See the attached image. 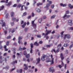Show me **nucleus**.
<instances>
[{
    "instance_id": "obj_1",
    "label": "nucleus",
    "mask_w": 73,
    "mask_h": 73,
    "mask_svg": "<svg viewBox=\"0 0 73 73\" xmlns=\"http://www.w3.org/2000/svg\"><path fill=\"white\" fill-rule=\"evenodd\" d=\"M46 62H51V65H52L54 64V58H52V60H50V58H48L46 60Z\"/></svg>"
},
{
    "instance_id": "obj_2",
    "label": "nucleus",
    "mask_w": 73,
    "mask_h": 73,
    "mask_svg": "<svg viewBox=\"0 0 73 73\" xmlns=\"http://www.w3.org/2000/svg\"><path fill=\"white\" fill-rule=\"evenodd\" d=\"M50 56V55L49 54H47L46 55H43V57H42L41 58V60L42 61H44L45 60V57H49Z\"/></svg>"
},
{
    "instance_id": "obj_3",
    "label": "nucleus",
    "mask_w": 73,
    "mask_h": 73,
    "mask_svg": "<svg viewBox=\"0 0 73 73\" xmlns=\"http://www.w3.org/2000/svg\"><path fill=\"white\" fill-rule=\"evenodd\" d=\"M32 26L35 29H36V24H35V21H33L31 22Z\"/></svg>"
},
{
    "instance_id": "obj_4",
    "label": "nucleus",
    "mask_w": 73,
    "mask_h": 73,
    "mask_svg": "<svg viewBox=\"0 0 73 73\" xmlns=\"http://www.w3.org/2000/svg\"><path fill=\"white\" fill-rule=\"evenodd\" d=\"M30 45H31V50L30 51V53H31V54L33 53V50H32V48H33V44L32 43H31L30 44Z\"/></svg>"
},
{
    "instance_id": "obj_5",
    "label": "nucleus",
    "mask_w": 73,
    "mask_h": 73,
    "mask_svg": "<svg viewBox=\"0 0 73 73\" xmlns=\"http://www.w3.org/2000/svg\"><path fill=\"white\" fill-rule=\"evenodd\" d=\"M70 17V15H68L67 16L66 14H65L64 16L62 17V18H63V20H65L69 17Z\"/></svg>"
},
{
    "instance_id": "obj_6",
    "label": "nucleus",
    "mask_w": 73,
    "mask_h": 73,
    "mask_svg": "<svg viewBox=\"0 0 73 73\" xmlns=\"http://www.w3.org/2000/svg\"><path fill=\"white\" fill-rule=\"evenodd\" d=\"M66 38L68 39H69L70 38V35H64V39H65L66 38Z\"/></svg>"
},
{
    "instance_id": "obj_7",
    "label": "nucleus",
    "mask_w": 73,
    "mask_h": 73,
    "mask_svg": "<svg viewBox=\"0 0 73 73\" xmlns=\"http://www.w3.org/2000/svg\"><path fill=\"white\" fill-rule=\"evenodd\" d=\"M68 23L69 25L72 26L73 25L72 23V20L70 19L68 21Z\"/></svg>"
},
{
    "instance_id": "obj_8",
    "label": "nucleus",
    "mask_w": 73,
    "mask_h": 73,
    "mask_svg": "<svg viewBox=\"0 0 73 73\" xmlns=\"http://www.w3.org/2000/svg\"><path fill=\"white\" fill-rule=\"evenodd\" d=\"M46 32H47V33H46V35H49V33H50L52 32V30H49L48 31V30L46 29Z\"/></svg>"
},
{
    "instance_id": "obj_9",
    "label": "nucleus",
    "mask_w": 73,
    "mask_h": 73,
    "mask_svg": "<svg viewBox=\"0 0 73 73\" xmlns=\"http://www.w3.org/2000/svg\"><path fill=\"white\" fill-rule=\"evenodd\" d=\"M49 70L50 72H51L52 73H53V72H54V70L53 69V68L52 67H51L50 68Z\"/></svg>"
},
{
    "instance_id": "obj_10",
    "label": "nucleus",
    "mask_w": 73,
    "mask_h": 73,
    "mask_svg": "<svg viewBox=\"0 0 73 73\" xmlns=\"http://www.w3.org/2000/svg\"><path fill=\"white\" fill-rule=\"evenodd\" d=\"M24 66H25V67L23 68V69L27 70L28 69V65H26V64H24Z\"/></svg>"
},
{
    "instance_id": "obj_11",
    "label": "nucleus",
    "mask_w": 73,
    "mask_h": 73,
    "mask_svg": "<svg viewBox=\"0 0 73 73\" xmlns=\"http://www.w3.org/2000/svg\"><path fill=\"white\" fill-rule=\"evenodd\" d=\"M40 61H41V60H40V58H38V59L36 58V61H37V62L36 63V65H37L38 63H39Z\"/></svg>"
},
{
    "instance_id": "obj_12",
    "label": "nucleus",
    "mask_w": 73,
    "mask_h": 73,
    "mask_svg": "<svg viewBox=\"0 0 73 73\" xmlns=\"http://www.w3.org/2000/svg\"><path fill=\"white\" fill-rule=\"evenodd\" d=\"M17 72L18 73H21L23 72V70L22 69H20L19 70H17Z\"/></svg>"
},
{
    "instance_id": "obj_13",
    "label": "nucleus",
    "mask_w": 73,
    "mask_h": 73,
    "mask_svg": "<svg viewBox=\"0 0 73 73\" xmlns=\"http://www.w3.org/2000/svg\"><path fill=\"white\" fill-rule=\"evenodd\" d=\"M60 56L62 60H63L64 59V55H63V54H62V53H61Z\"/></svg>"
},
{
    "instance_id": "obj_14",
    "label": "nucleus",
    "mask_w": 73,
    "mask_h": 73,
    "mask_svg": "<svg viewBox=\"0 0 73 73\" xmlns=\"http://www.w3.org/2000/svg\"><path fill=\"white\" fill-rule=\"evenodd\" d=\"M36 11L38 13H40V12H41V10L40 9L38 8H36Z\"/></svg>"
},
{
    "instance_id": "obj_15",
    "label": "nucleus",
    "mask_w": 73,
    "mask_h": 73,
    "mask_svg": "<svg viewBox=\"0 0 73 73\" xmlns=\"http://www.w3.org/2000/svg\"><path fill=\"white\" fill-rule=\"evenodd\" d=\"M11 16L12 17H13L15 16V13L14 12H12L11 13Z\"/></svg>"
},
{
    "instance_id": "obj_16",
    "label": "nucleus",
    "mask_w": 73,
    "mask_h": 73,
    "mask_svg": "<svg viewBox=\"0 0 73 73\" xmlns=\"http://www.w3.org/2000/svg\"><path fill=\"white\" fill-rule=\"evenodd\" d=\"M34 45L36 46H38L39 45V44L37 43V42L36 41L34 43Z\"/></svg>"
},
{
    "instance_id": "obj_17",
    "label": "nucleus",
    "mask_w": 73,
    "mask_h": 73,
    "mask_svg": "<svg viewBox=\"0 0 73 73\" xmlns=\"http://www.w3.org/2000/svg\"><path fill=\"white\" fill-rule=\"evenodd\" d=\"M68 6V7H69L70 9H72V8H73V6H72L70 4H69Z\"/></svg>"
},
{
    "instance_id": "obj_18",
    "label": "nucleus",
    "mask_w": 73,
    "mask_h": 73,
    "mask_svg": "<svg viewBox=\"0 0 73 73\" xmlns=\"http://www.w3.org/2000/svg\"><path fill=\"white\" fill-rule=\"evenodd\" d=\"M60 6H61L62 7H66V4H63V3H60Z\"/></svg>"
},
{
    "instance_id": "obj_19",
    "label": "nucleus",
    "mask_w": 73,
    "mask_h": 73,
    "mask_svg": "<svg viewBox=\"0 0 73 73\" xmlns=\"http://www.w3.org/2000/svg\"><path fill=\"white\" fill-rule=\"evenodd\" d=\"M61 44H59L57 46L58 49H60V48H61Z\"/></svg>"
},
{
    "instance_id": "obj_20",
    "label": "nucleus",
    "mask_w": 73,
    "mask_h": 73,
    "mask_svg": "<svg viewBox=\"0 0 73 73\" xmlns=\"http://www.w3.org/2000/svg\"><path fill=\"white\" fill-rule=\"evenodd\" d=\"M25 25H26V22H25L24 23V24L22 25V28H25Z\"/></svg>"
},
{
    "instance_id": "obj_21",
    "label": "nucleus",
    "mask_w": 73,
    "mask_h": 73,
    "mask_svg": "<svg viewBox=\"0 0 73 73\" xmlns=\"http://www.w3.org/2000/svg\"><path fill=\"white\" fill-rule=\"evenodd\" d=\"M29 57H30V55H29V54H28L27 55H26L25 56V57H26V58H29Z\"/></svg>"
},
{
    "instance_id": "obj_22",
    "label": "nucleus",
    "mask_w": 73,
    "mask_h": 73,
    "mask_svg": "<svg viewBox=\"0 0 73 73\" xmlns=\"http://www.w3.org/2000/svg\"><path fill=\"white\" fill-rule=\"evenodd\" d=\"M69 45V44L68 43L64 44L63 45V46L64 47H66L67 46Z\"/></svg>"
},
{
    "instance_id": "obj_23",
    "label": "nucleus",
    "mask_w": 73,
    "mask_h": 73,
    "mask_svg": "<svg viewBox=\"0 0 73 73\" xmlns=\"http://www.w3.org/2000/svg\"><path fill=\"white\" fill-rule=\"evenodd\" d=\"M11 2H10L8 4H6V5L7 6V7H9L11 5Z\"/></svg>"
},
{
    "instance_id": "obj_24",
    "label": "nucleus",
    "mask_w": 73,
    "mask_h": 73,
    "mask_svg": "<svg viewBox=\"0 0 73 73\" xmlns=\"http://www.w3.org/2000/svg\"><path fill=\"white\" fill-rule=\"evenodd\" d=\"M23 54L25 55H27V51L25 50L24 51Z\"/></svg>"
},
{
    "instance_id": "obj_25",
    "label": "nucleus",
    "mask_w": 73,
    "mask_h": 73,
    "mask_svg": "<svg viewBox=\"0 0 73 73\" xmlns=\"http://www.w3.org/2000/svg\"><path fill=\"white\" fill-rule=\"evenodd\" d=\"M67 61V63L69 64V58H68L66 59Z\"/></svg>"
},
{
    "instance_id": "obj_26",
    "label": "nucleus",
    "mask_w": 73,
    "mask_h": 73,
    "mask_svg": "<svg viewBox=\"0 0 73 73\" xmlns=\"http://www.w3.org/2000/svg\"><path fill=\"white\" fill-rule=\"evenodd\" d=\"M42 5V3H37V6L38 7V6H40V5Z\"/></svg>"
},
{
    "instance_id": "obj_27",
    "label": "nucleus",
    "mask_w": 73,
    "mask_h": 73,
    "mask_svg": "<svg viewBox=\"0 0 73 73\" xmlns=\"http://www.w3.org/2000/svg\"><path fill=\"white\" fill-rule=\"evenodd\" d=\"M50 3H48L46 4V7H49V6H50Z\"/></svg>"
},
{
    "instance_id": "obj_28",
    "label": "nucleus",
    "mask_w": 73,
    "mask_h": 73,
    "mask_svg": "<svg viewBox=\"0 0 73 73\" xmlns=\"http://www.w3.org/2000/svg\"><path fill=\"white\" fill-rule=\"evenodd\" d=\"M71 43L73 44L70 46L69 47L70 48H72V47L73 46V42L72 41L71 42Z\"/></svg>"
},
{
    "instance_id": "obj_29",
    "label": "nucleus",
    "mask_w": 73,
    "mask_h": 73,
    "mask_svg": "<svg viewBox=\"0 0 73 73\" xmlns=\"http://www.w3.org/2000/svg\"><path fill=\"white\" fill-rule=\"evenodd\" d=\"M23 38V37L21 36H19L18 37V40H21Z\"/></svg>"
},
{
    "instance_id": "obj_30",
    "label": "nucleus",
    "mask_w": 73,
    "mask_h": 73,
    "mask_svg": "<svg viewBox=\"0 0 73 73\" xmlns=\"http://www.w3.org/2000/svg\"><path fill=\"white\" fill-rule=\"evenodd\" d=\"M4 8V6H2L1 8L0 9V11H1Z\"/></svg>"
},
{
    "instance_id": "obj_31",
    "label": "nucleus",
    "mask_w": 73,
    "mask_h": 73,
    "mask_svg": "<svg viewBox=\"0 0 73 73\" xmlns=\"http://www.w3.org/2000/svg\"><path fill=\"white\" fill-rule=\"evenodd\" d=\"M42 19H39L38 20V22L39 23H41V21H42Z\"/></svg>"
},
{
    "instance_id": "obj_32",
    "label": "nucleus",
    "mask_w": 73,
    "mask_h": 73,
    "mask_svg": "<svg viewBox=\"0 0 73 73\" xmlns=\"http://www.w3.org/2000/svg\"><path fill=\"white\" fill-rule=\"evenodd\" d=\"M21 4H19L17 6V8H20L21 7Z\"/></svg>"
},
{
    "instance_id": "obj_33",
    "label": "nucleus",
    "mask_w": 73,
    "mask_h": 73,
    "mask_svg": "<svg viewBox=\"0 0 73 73\" xmlns=\"http://www.w3.org/2000/svg\"><path fill=\"white\" fill-rule=\"evenodd\" d=\"M55 17H56V15H54L51 17V19H54V18Z\"/></svg>"
},
{
    "instance_id": "obj_34",
    "label": "nucleus",
    "mask_w": 73,
    "mask_h": 73,
    "mask_svg": "<svg viewBox=\"0 0 73 73\" xmlns=\"http://www.w3.org/2000/svg\"><path fill=\"white\" fill-rule=\"evenodd\" d=\"M9 41H7L6 43V45H7V46L9 45Z\"/></svg>"
},
{
    "instance_id": "obj_35",
    "label": "nucleus",
    "mask_w": 73,
    "mask_h": 73,
    "mask_svg": "<svg viewBox=\"0 0 73 73\" xmlns=\"http://www.w3.org/2000/svg\"><path fill=\"white\" fill-rule=\"evenodd\" d=\"M5 23L4 22L3 23L2 27H5Z\"/></svg>"
},
{
    "instance_id": "obj_36",
    "label": "nucleus",
    "mask_w": 73,
    "mask_h": 73,
    "mask_svg": "<svg viewBox=\"0 0 73 73\" xmlns=\"http://www.w3.org/2000/svg\"><path fill=\"white\" fill-rule=\"evenodd\" d=\"M31 34H29L27 35V37H28V38H29V37H31Z\"/></svg>"
},
{
    "instance_id": "obj_37",
    "label": "nucleus",
    "mask_w": 73,
    "mask_h": 73,
    "mask_svg": "<svg viewBox=\"0 0 73 73\" xmlns=\"http://www.w3.org/2000/svg\"><path fill=\"white\" fill-rule=\"evenodd\" d=\"M19 50L20 51H21L23 50V48H21V46H20L19 48Z\"/></svg>"
},
{
    "instance_id": "obj_38",
    "label": "nucleus",
    "mask_w": 73,
    "mask_h": 73,
    "mask_svg": "<svg viewBox=\"0 0 73 73\" xmlns=\"http://www.w3.org/2000/svg\"><path fill=\"white\" fill-rule=\"evenodd\" d=\"M36 36L37 37H38L39 38H41V35H36Z\"/></svg>"
},
{
    "instance_id": "obj_39",
    "label": "nucleus",
    "mask_w": 73,
    "mask_h": 73,
    "mask_svg": "<svg viewBox=\"0 0 73 73\" xmlns=\"http://www.w3.org/2000/svg\"><path fill=\"white\" fill-rule=\"evenodd\" d=\"M9 15V14L8 13H7L6 14L5 16L6 19H7V18H8V17Z\"/></svg>"
},
{
    "instance_id": "obj_40",
    "label": "nucleus",
    "mask_w": 73,
    "mask_h": 73,
    "mask_svg": "<svg viewBox=\"0 0 73 73\" xmlns=\"http://www.w3.org/2000/svg\"><path fill=\"white\" fill-rule=\"evenodd\" d=\"M12 20L13 21H15L16 20V18H12Z\"/></svg>"
},
{
    "instance_id": "obj_41",
    "label": "nucleus",
    "mask_w": 73,
    "mask_h": 73,
    "mask_svg": "<svg viewBox=\"0 0 73 73\" xmlns=\"http://www.w3.org/2000/svg\"><path fill=\"white\" fill-rule=\"evenodd\" d=\"M47 2H48L50 4H52V1H49V0H47Z\"/></svg>"
},
{
    "instance_id": "obj_42",
    "label": "nucleus",
    "mask_w": 73,
    "mask_h": 73,
    "mask_svg": "<svg viewBox=\"0 0 73 73\" xmlns=\"http://www.w3.org/2000/svg\"><path fill=\"white\" fill-rule=\"evenodd\" d=\"M60 50L58 49L56 50V53H58V52H60Z\"/></svg>"
},
{
    "instance_id": "obj_43",
    "label": "nucleus",
    "mask_w": 73,
    "mask_h": 73,
    "mask_svg": "<svg viewBox=\"0 0 73 73\" xmlns=\"http://www.w3.org/2000/svg\"><path fill=\"white\" fill-rule=\"evenodd\" d=\"M46 46L47 48H49L51 46V45H47Z\"/></svg>"
},
{
    "instance_id": "obj_44",
    "label": "nucleus",
    "mask_w": 73,
    "mask_h": 73,
    "mask_svg": "<svg viewBox=\"0 0 73 73\" xmlns=\"http://www.w3.org/2000/svg\"><path fill=\"white\" fill-rule=\"evenodd\" d=\"M66 13L65 15H66V14H69V11L68 10L66 11Z\"/></svg>"
},
{
    "instance_id": "obj_45",
    "label": "nucleus",
    "mask_w": 73,
    "mask_h": 73,
    "mask_svg": "<svg viewBox=\"0 0 73 73\" xmlns=\"http://www.w3.org/2000/svg\"><path fill=\"white\" fill-rule=\"evenodd\" d=\"M17 5L16 4H15L13 6V7H16Z\"/></svg>"
},
{
    "instance_id": "obj_46",
    "label": "nucleus",
    "mask_w": 73,
    "mask_h": 73,
    "mask_svg": "<svg viewBox=\"0 0 73 73\" xmlns=\"http://www.w3.org/2000/svg\"><path fill=\"white\" fill-rule=\"evenodd\" d=\"M15 69H16V68L15 67L14 68L12 69L11 70H10V72H12V71H13V70H15Z\"/></svg>"
},
{
    "instance_id": "obj_47",
    "label": "nucleus",
    "mask_w": 73,
    "mask_h": 73,
    "mask_svg": "<svg viewBox=\"0 0 73 73\" xmlns=\"http://www.w3.org/2000/svg\"><path fill=\"white\" fill-rule=\"evenodd\" d=\"M27 15V13L26 12H24L23 14V16H26Z\"/></svg>"
},
{
    "instance_id": "obj_48",
    "label": "nucleus",
    "mask_w": 73,
    "mask_h": 73,
    "mask_svg": "<svg viewBox=\"0 0 73 73\" xmlns=\"http://www.w3.org/2000/svg\"><path fill=\"white\" fill-rule=\"evenodd\" d=\"M11 36L9 35V36H8L7 37V39H9V38H11Z\"/></svg>"
},
{
    "instance_id": "obj_49",
    "label": "nucleus",
    "mask_w": 73,
    "mask_h": 73,
    "mask_svg": "<svg viewBox=\"0 0 73 73\" xmlns=\"http://www.w3.org/2000/svg\"><path fill=\"white\" fill-rule=\"evenodd\" d=\"M28 28H25V31L27 32V31H28Z\"/></svg>"
},
{
    "instance_id": "obj_50",
    "label": "nucleus",
    "mask_w": 73,
    "mask_h": 73,
    "mask_svg": "<svg viewBox=\"0 0 73 73\" xmlns=\"http://www.w3.org/2000/svg\"><path fill=\"white\" fill-rule=\"evenodd\" d=\"M13 32H15V29H13L11 31V33H13Z\"/></svg>"
},
{
    "instance_id": "obj_51",
    "label": "nucleus",
    "mask_w": 73,
    "mask_h": 73,
    "mask_svg": "<svg viewBox=\"0 0 73 73\" xmlns=\"http://www.w3.org/2000/svg\"><path fill=\"white\" fill-rule=\"evenodd\" d=\"M3 49V46L1 44H0V49Z\"/></svg>"
},
{
    "instance_id": "obj_52",
    "label": "nucleus",
    "mask_w": 73,
    "mask_h": 73,
    "mask_svg": "<svg viewBox=\"0 0 73 73\" xmlns=\"http://www.w3.org/2000/svg\"><path fill=\"white\" fill-rule=\"evenodd\" d=\"M26 49H27V48L25 47H24L22 48V50H25Z\"/></svg>"
},
{
    "instance_id": "obj_53",
    "label": "nucleus",
    "mask_w": 73,
    "mask_h": 73,
    "mask_svg": "<svg viewBox=\"0 0 73 73\" xmlns=\"http://www.w3.org/2000/svg\"><path fill=\"white\" fill-rule=\"evenodd\" d=\"M31 15L27 17V19H31Z\"/></svg>"
},
{
    "instance_id": "obj_54",
    "label": "nucleus",
    "mask_w": 73,
    "mask_h": 73,
    "mask_svg": "<svg viewBox=\"0 0 73 73\" xmlns=\"http://www.w3.org/2000/svg\"><path fill=\"white\" fill-rule=\"evenodd\" d=\"M36 3V1L34 0V3L33 4V5H35V4Z\"/></svg>"
},
{
    "instance_id": "obj_55",
    "label": "nucleus",
    "mask_w": 73,
    "mask_h": 73,
    "mask_svg": "<svg viewBox=\"0 0 73 73\" xmlns=\"http://www.w3.org/2000/svg\"><path fill=\"white\" fill-rule=\"evenodd\" d=\"M34 16H35V14H34L33 12L32 14V17H34Z\"/></svg>"
},
{
    "instance_id": "obj_56",
    "label": "nucleus",
    "mask_w": 73,
    "mask_h": 73,
    "mask_svg": "<svg viewBox=\"0 0 73 73\" xmlns=\"http://www.w3.org/2000/svg\"><path fill=\"white\" fill-rule=\"evenodd\" d=\"M64 33V31H62V32L60 34H61V35H61V37H62L63 36H62V35H63V34Z\"/></svg>"
},
{
    "instance_id": "obj_57",
    "label": "nucleus",
    "mask_w": 73,
    "mask_h": 73,
    "mask_svg": "<svg viewBox=\"0 0 73 73\" xmlns=\"http://www.w3.org/2000/svg\"><path fill=\"white\" fill-rule=\"evenodd\" d=\"M54 5H52L51 6V8H52V9L54 8Z\"/></svg>"
},
{
    "instance_id": "obj_58",
    "label": "nucleus",
    "mask_w": 73,
    "mask_h": 73,
    "mask_svg": "<svg viewBox=\"0 0 73 73\" xmlns=\"http://www.w3.org/2000/svg\"><path fill=\"white\" fill-rule=\"evenodd\" d=\"M44 8L46 9V10H48V9H49V7L46 6V7H45Z\"/></svg>"
},
{
    "instance_id": "obj_59",
    "label": "nucleus",
    "mask_w": 73,
    "mask_h": 73,
    "mask_svg": "<svg viewBox=\"0 0 73 73\" xmlns=\"http://www.w3.org/2000/svg\"><path fill=\"white\" fill-rule=\"evenodd\" d=\"M15 63V62H13L11 63V64H12V65H14Z\"/></svg>"
},
{
    "instance_id": "obj_60",
    "label": "nucleus",
    "mask_w": 73,
    "mask_h": 73,
    "mask_svg": "<svg viewBox=\"0 0 73 73\" xmlns=\"http://www.w3.org/2000/svg\"><path fill=\"white\" fill-rule=\"evenodd\" d=\"M4 33H5V35H7V31H5Z\"/></svg>"
},
{
    "instance_id": "obj_61",
    "label": "nucleus",
    "mask_w": 73,
    "mask_h": 73,
    "mask_svg": "<svg viewBox=\"0 0 73 73\" xmlns=\"http://www.w3.org/2000/svg\"><path fill=\"white\" fill-rule=\"evenodd\" d=\"M39 43L40 44H42V41H39Z\"/></svg>"
},
{
    "instance_id": "obj_62",
    "label": "nucleus",
    "mask_w": 73,
    "mask_h": 73,
    "mask_svg": "<svg viewBox=\"0 0 73 73\" xmlns=\"http://www.w3.org/2000/svg\"><path fill=\"white\" fill-rule=\"evenodd\" d=\"M21 24H24V21H21Z\"/></svg>"
},
{
    "instance_id": "obj_63",
    "label": "nucleus",
    "mask_w": 73,
    "mask_h": 73,
    "mask_svg": "<svg viewBox=\"0 0 73 73\" xmlns=\"http://www.w3.org/2000/svg\"><path fill=\"white\" fill-rule=\"evenodd\" d=\"M11 25H12V26H13V25H14V23L13 22H11Z\"/></svg>"
},
{
    "instance_id": "obj_64",
    "label": "nucleus",
    "mask_w": 73,
    "mask_h": 73,
    "mask_svg": "<svg viewBox=\"0 0 73 73\" xmlns=\"http://www.w3.org/2000/svg\"><path fill=\"white\" fill-rule=\"evenodd\" d=\"M21 41H20V40L18 41V43L19 44H21Z\"/></svg>"
}]
</instances>
